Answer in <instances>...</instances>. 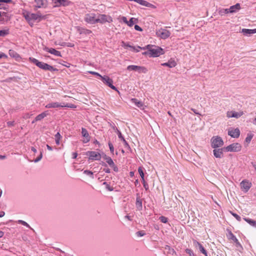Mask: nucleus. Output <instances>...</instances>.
I'll use <instances>...</instances> for the list:
<instances>
[{"label": "nucleus", "instance_id": "obj_1", "mask_svg": "<svg viewBox=\"0 0 256 256\" xmlns=\"http://www.w3.org/2000/svg\"><path fill=\"white\" fill-rule=\"evenodd\" d=\"M29 60L33 63L34 64H36L37 66H38L39 68L45 70H49L50 72H54V71H58V69L56 68H54L52 66H50L45 62H40L37 59L34 58H30Z\"/></svg>", "mask_w": 256, "mask_h": 256}, {"label": "nucleus", "instance_id": "obj_2", "mask_svg": "<svg viewBox=\"0 0 256 256\" xmlns=\"http://www.w3.org/2000/svg\"><path fill=\"white\" fill-rule=\"evenodd\" d=\"M97 23L104 24L106 22L111 23L113 21L112 17L105 14H98L97 16Z\"/></svg>", "mask_w": 256, "mask_h": 256}, {"label": "nucleus", "instance_id": "obj_3", "mask_svg": "<svg viewBox=\"0 0 256 256\" xmlns=\"http://www.w3.org/2000/svg\"><path fill=\"white\" fill-rule=\"evenodd\" d=\"M211 146L212 148H220L224 145V142L222 138L218 136H213L211 140Z\"/></svg>", "mask_w": 256, "mask_h": 256}, {"label": "nucleus", "instance_id": "obj_4", "mask_svg": "<svg viewBox=\"0 0 256 256\" xmlns=\"http://www.w3.org/2000/svg\"><path fill=\"white\" fill-rule=\"evenodd\" d=\"M84 20L87 23L94 24L97 23V16L94 13H88L85 15Z\"/></svg>", "mask_w": 256, "mask_h": 256}, {"label": "nucleus", "instance_id": "obj_5", "mask_svg": "<svg viewBox=\"0 0 256 256\" xmlns=\"http://www.w3.org/2000/svg\"><path fill=\"white\" fill-rule=\"evenodd\" d=\"M224 149L226 152H238L242 149V146L239 143H233L226 147Z\"/></svg>", "mask_w": 256, "mask_h": 256}, {"label": "nucleus", "instance_id": "obj_6", "mask_svg": "<svg viewBox=\"0 0 256 256\" xmlns=\"http://www.w3.org/2000/svg\"><path fill=\"white\" fill-rule=\"evenodd\" d=\"M127 70H134L136 72H138L140 74H146L148 72V70L146 67L136 65H130L128 66Z\"/></svg>", "mask_w": 256, "mask_h": 256}, {"label": "nucleus", "instance_id": "obj_7", "mask_svg": "<svg viewBox=\"0 0 256 256\" xmlns=\"http://www.w3.org/2000/svg\"><path fill=\"white\" fill-rule=\"evenodd\" d=\"M22 14L24 18L28 22L36 20L38 18H39L40 16L39 14H37L31 13L26 10H24Z\"/></svg>", "mask_w": 256, "mask_h": 256}, {"label": "nucleus", "instance_id": "obj_8", "mask_svg": "<svg viewBox=\"0 0 256 256\" xmlns=\"http://www.w3.org/2000/svg\"><path fill=\"white\" fill-rule=\"evenodd\" d=\"M150 57H158L164 54L163 49L161 48L153 46L152 50H150Z\"/></svg>", "mask_w": 256, "mask_h": 256}, {"label": "nucleus", "instance_id": "obj_9", "mask_svg": "<svg viewBox=\"0 0 256 256\" xmlns=\"http://www.w3.org/2000/svg\"><path fill=\"white\" fill-rule=\"evenodd\" d=\"M170 32L164 28H160L156 30V34L158 37L162 39H166L170 36Z\"/></svg>", "mask_w": 256, "mask_h": 256}, {"label": "nucleus", "instance_id": "obj_10", "mask_svg": "<svg viewBox=\"0 0 256 256\" xmlns=\"http://www.w3.org/2000/svg\"><path fill=\"white\" fill-rule=\"evenodd\" d=\"M102 82L114 90H118L113 85V80L107 76H102L101 78Z\"/></svg>", "mask_w": 256, "mask_h": 256}, {"label": "nucleus", "instance_id": "obj_11", "mask_svg": "<svg viewBox=\"0 0 256 256\" xmlns=\"http://www.w3.org/2000/svg\"><path fill=\"white\" fill-rule=\"evenodd\" d=\"M86 155L89 156V160H100L102 158L100 154L95 151H88Z\"/></svg>", "mask_w": 256, "mask_h": 256}, {"label": "nucleus", "instance_id": "obj_12", "mask_svg": "<svg viewBox=\"0 0 256 256\" xmlns=\"http://www.w3.org/2000/svg\"><path fill=\"white\" fill-rule=\"evenodd\" d=\"M70 2L68 0H52L54 7H60L61 6H68Z\"/></svg>", "mask_w": 256, "mask_h": 256}, {"label": "nucleus", "instance_id": "obj_13", "mask_svg": "<svg viewBox=\"0 0 256 256\" xmlns=\"http://www.w3.org/2000/svg\"><path fill=\"white\" fill-rule=\"evenodd\" d=\"M240 186L242 190L244 192H246L252 186V183L248 180H244L240 183Z\"/></svg>", "mask_w": 256, "mask_h": 256}, {"label": "nucleus", "instance_id": "obj_14", "mask_svg": "<svg viewBox=\"0 0 256 256\" xmlns=\"http://www.w3.org/2000/svg\"><path fill=\"white\" fill-rule=\"evenodd\" d=\"M228 134L234 138H238L240 135V130L238 128H230L228 130Z\"/></svg>", "mask_w": 256, "mask_h": 256}, {"label": "nucleus", "instance_id": "obj_15", "mask_svg": "<svg viewBox=\"0 0 256 256\" xmlns=\"http://www.w3.org/2000/svg\"><path fill=\"white\" fill-rule=\"evenodd\" d=\"M82 135L84 137V138L82 140L84 143H87L90 140V137L88 130L85 128H82Z\"/></svg>", "mask_w": 256, "mask_h": 256}, {"label": "nucleus", "instance_id": "obj_16", "mask_svg": "<svg viewBox=\"0 0 256 256\" xmlns=\"http://www.w3.org/2000/svg\"><path fill=\"white\" fill-rule=\"evenodd\" d=\"M34 7L36 8H45L47 6V0H34Z\"/></svg>", "mask_w": 256, "mask_h": 256}, {"label": "nucleus", "instance_id": "obj_17", "mask_svg": "<svg viewBox=\"0 0 256 256\" xmlns=\"http://www.w3.org/2000/svg\"><path fill=\"white\" fill-rule=\"evenodd\" d=\"M242 112H236L234 111H228L226 112V116L228 118H238L242 115Z\"/></svg>", "mask_w": 256, "mask_h": 256}, {"label": "nucleus", "instance_id": "obj_18", "mask_svg": "<svg viewBox=\"0 0 256 256\" xmlns=\"http://www.w3.org/2000/svg\"><path fill=\"white\" fill-rule=\"evenodd\" d=\"M225 150L224 148H215L213 150L214 156L216 158H222L224 156L223 151Z\"/></svg>", "mask_w": 256, "mask_h": 256}, {"label": "nucleus", "instance_id": "obj_19", "mask_svg": "<svg viewBox=\"0 0 256 256\" xmlns=\"http://www.w3.org/2000/svg\"><path fill=\"white\" fill-rule=\"evenodd\" d=\"M44 50L54 54L57 56H62L61 53L60 52L56 50L54 48H49L48 47H46L44 48Z\"/></svg>", "mask_w": 256, "mask_h": 256}, {"label": "nucleus", "instance_id": "obj_20", "mask_svg": "<svg viewBox=\"0 0 256 256\" xmlns=\"http://www.w3.org/2000/svg\"><path fill=\"white\" fill-rule=\"evenodd\" d=\"M162 66H168L170 68H172L176 66V62L173 58H170L168 62L161 64Z\"/></svg>", "mask_w": 256, "mask_h": 256}, {"label": "nucleus", "instance_id": "obj_21", "mask_svg": "<svg viewBox=\"0 0 256 256\" xmlns=\"http://www.w3.org/2000/svg\"><path fill=\"white\" fill-rule=\"evenodd\" d=\"M130 101L132 102V103L136 105V106L138 108H140L141 110H144L145 106L142 102L140 101L136 98H132L130 100Z\"/></svg>", "mask_w": 256, "mask_h": 256}, {"label": "nucleus", "instance_id": "obj_22", "mask_svg": "<svg viewBox=\"0 0 256 256\" xmlns=\"http://www.w3.org/2000/svg\"><path fill=\"white\" fill-rule=\"evenodd\" d=\"M45 108H63V106L62 104H60L58 102H52L46 104Z\"/></svg>", "mask_w": 256, "mask_h": 256}, {"label": "nucleus", "instance_id": "obj_23", "mask_svg": "<svg viewBox=\"0 0 256 256\" xmlns=\"http://www.w3.org/2000/svg\"><path fill=\"white\" fill-rule=\"evenodd\" d=\"M165 252L168 256H174L176 254V252L174 248H171L168 246H166L164 248Z\"/></svg>", "mask_w": 256, "mask_h": 256}, {"label": "nucleus", "instance_id": "obj_24", "mask_svg": "<svg viewBox=\"0 0 256 256\" xmlns=\"http://www.w3.org/2000/svg\"><path fill=\"white\" fill-rule=\"evenodd\" d=\"M193 244L195 247H198L200 251L204 254H206V250L204 249L203 246L196 240H193Z\"/></svg>", "mask_w": 256, "mask_h": 256}, {"label": "nucleus", "instance_id": "obj_25", "mask_svg": "<svg viewBox=\"0 0 256 256\" xmlns=\"http://www.w3.org/2000/svg\"><path fill=\"white\" fill-rule=\"evenodd\" d=\"M242 32L246 36H250L252 34L256 33V28L252 30L242 28Z\"/></svg>", "mask_w": 256, "mask_h": 256}, {"label": "nucleus", "instance_id": "obj_26", "mask_svg": "<svg viewBox=\"0 0 256 256\" xmlns=\"http://www.w3.org/2000/svg\"><path fill=\"white\" fill-rule=\"evenodd\" d=\"M240 8V6L239 4H236L234 6H231L230 8H228V10L230 13H234L238 12Z\"/></svg>", "mask_w": 256, "mask_h": 256}, {"label": "nucleus", "instance_id": "obj_27", "mask_svg": "<svg viewBox=\"0 0 256 256\" xmlns=\"http://www.w3.org/2000/svg\"><path fill=\"white\" fill-rule=\"evenodd\" d=\"M142 200L140 198V196L137 194L136 198V206L138 210H141L142 208Z\"/></svg>", "mask_w": 256, "mask_h": 256}, {"label": "nucleus", "instance_id": "obj_28", "mask_svg": "<svg viewBox=\"0 0 256 256\" xmlns=\"http://www.w3.org/2000/svg\"><path fill=\"white\" fill-rule=\"evenodd\" d=\"M48 114V111H45L38 115L34 118V121H40Z\"/></svg>", "mask_w": 256, "mask_h": 256}, {"label": "nucleus", "instance_id": "obj_29", "mask_svg": "<svg viewBox=\"0 0 256 256\" xmlns=\"http://www.w3.org/2000/svg\"><path fill=\"white\" fill-rule=\"evenodd\" d=\"M103 158L110 167L114 164L112 158L106 154H104Z\"/></svg>", "mask_w": 256, "mask_h": 256}, {"label": "nucleus", "instance_id": "obj_30", "mask_svg": "<svg viewBox=\"0 0 256 256\" xmlns=\"http://www.w3.org/2000/svg\"><path fill=\"white\" fill-rule=\"evenodd\" d=\"M244 220L248 224H249L250 226L256 228V221L252 220V219L244 218Z\"/></svg>", "mask_w": 256, "mask_h": 256}, {"label": "nucleus", "instance_id": "obj_31", "mask_svg": "<svg viewBox=\"0 0 256 256\" xmlns=\"http://www.w3.org/2000/svg\"><path fill=\"white\" fill-rule=\"evenodd\" d=\"M218 13L221 16H223L226 14H229V10L228 8H220L218 10Z\"/></svg>", "mask_w": 256, "mask_h": 256}, {"label": "nucleus", "instance_id": "obj_32", "mask_svg": "<svg viewBox=\"0 0 256 256\" xmlns=\"http://www.w3.org/2000/svg\"><path fill=\"white\" fill-rule=\"evenodd\" d=\"M56 143L57 145H59L60 144V140L62 138L61 135L59 132H58L54 136Z\"/></svg>", "mask_w": 256, "mask_h": 256}, {"label": "nucleus", "instance_id": "obj_33", "mask_svg": "<svg viewBox=\"0 0 256 256\" xmlns=\"http://www.w3.org/2000/svg\"><path fill=\"white\" fill-rule=\"evenodd\" d=\"M228 238L234 241V242H237V238L236 236L231 232H230L228 234Z\"/></svg>", "mask_w": 256, "mask_h": 256}, {"label": "nucleus", "instance_id": "obj_34", "mask_svg": "<svg viewBox=\"0 0 256 256\" xmlns=\"http://www.w3.org/2000/svg\"><path fill=\"white\" fill-rule=\"evenodd\" d=\"M137 20L134 18H132L129 21L128 20V24H126L129 26H132L134 22H136Z\"/></svg>", "mask_w": 256, "mask_h": 256}, {"label": "nucleus", "instance_id": "obj_35", "mask_svg": "<svg viewBox=\"0 0 256 256\" xmlns=\"http://www.w3.org/2000/svg\"><path fill=\"white\" fill-rule=\"evenodd\" d=\"M9 54L10 56L15 58H17L19 56V55L14 50H9Z\"/></svg>", "mask_w": 256, "mask_h": 256}, {"label": "nucleus", "instance_id": "obj_36", "mask_svg": "<svg viewBox=\"0 0 256 256\" xmlns=\"http://www.w3.org/2000/svg\"><path fill=\"white\" fill-rule=\"evenodd\" d=\"M154 45H150L148 44L144 47H140V46H138V48H140V50H148V51L150 52V50H152V48Z\"/></svg>", "mask_w": 256, "mask_h": 256}, {"label": "nucleus", "instance_id": "obj_37", "mask_svg": "<svg viewBox=\"0 0 256 256\" xmlns=\"http://www.w3.org/2000/svg\"><path fill=\"white\" fill-rule=\"evenodd\" d=\"M9 33V30L8 29L2 30H0V36H4Z\"/></svg>", "mask_w": 256, "mask_h": 256}, {"label": "nucleus", "instance_id": "obj_38", "mask_svg": "<svg viewBox=\"0 0 256 256\" xmlns=\"http://www.w3.org/2000/svg\"><path fill=\"white\" fill-rule=\"evenodd\" d=\"M253 138V134H248L246 138V142L247 143H250Z\"/></svg>", "mask_w": 256, "mask_h": 256}, {"label": "nucleus", "instance_id": "obj_39", "mask_svg": "<svg viewBox=\"0 0 256 256\" xmlns=\"http://www.w3.org/2000/svg\"><path fill=\"white\" fill-rule=\"evenodd\" d=\"M18 222L30 228L31 230H32V228L26 222L22 220H18Z\"/></svg>", "mask_w": 256, "mask_h": 256}, {"label": "nucleus", "instance_id": "obj_40", "mask_svg": "<svg viewBox=\"0 0 256 256\" xmlns=\"http://www.w3.org/2000/svg\"><path fill=\"white\" fill-rule=\"evenodd\" d=\"M62 106H63V108L66 107V108H75L76 107V106H75L74 104H62Z\"/></svg>", "mask_w": 256, "mask_h": 256}, {"label": "nucleus", "instance_id": "obj_41", "mask_svg": "<svg viewBox=\"0 0 256 256\" xmlns=\"http://www.w3.org/2000/svg\"><path fill=\"white\" fill-rule=\"evenodd\" d=\"M92 33V31L88 29H82L80 31V34H90Z\"/></svg>", "mask_w": 256, "mask_h": 256}, {"label": "nucleus", "instance_id": "obj_42", "mask_svg": "<svg viewBox=\"0 0 256 256\" xmlns=\"http://www.w3.org/2000/svg\"><path fill=\"white\" fill-rule=\"evenodd\" d=\"M102 184L106 186V190H108V191H112L114 190V188L112 187H111L110 185L108 184L106 182H104Z\"/></svg>", "mask_w": 256, "mask_h": 256}, {"label": "nucleus", "instance_id": "obj_43", "mask_svg": "<svg viewBox=\"0 0 256 256\" xmlns=\"http://www.w3.org/2000/svg\"><path fill=\"white\" fill-rule=\"evenodd\" d=\"M138 172L140 174L142 180H144V173L142 168V167H139L138 168Z\"/></svg>", "mask_w": 256, "mask_h": 256}, {"label": "nucleus", "instance_id": "obj_44", "mask_svg": "<svg viewBox=\"0 0 256 256\" xmlns=\"http://www.w3.org/2000/svg\"><path fill=\"white\" fill-rule=\"evenodd\" d=\"M230 213L232 214V216H233L238 222H240L241 220V218L240 216H239L238 214H237L236 213H234L232 212H230Z\"/></svg>", "mask_w": 256, "mask_h": 256}, {"label": "nucleus", "instance_id": "obj_45", "mask_svg": "<svg viewBox=\"0 0 256 256\" xmlns=\"http://www.w3.org/2000/svg\"><path fill=\"white\" fill-rule=\"evenodd\" d=\"M42 158V152L40 151V156L36 158L34 160V162L36 163L38 162L41 160Z\"/></svg>", "mask_w": 256, "mask_h": 256}, {"label": "nucleus", "instance_id": "obj_46", "mask_svg": "<svg viewBox=\"0 0 256 256\" xmlns=\"http://www.w3.org/2000/svg\"><path fill=\"white\" fill-rule=\"evenodd\" d=\"M84 173L86 175L89 176L92 178H94L93 172H92L88 170H84Z\"/></svg>", "mask_w": 256, "mask_h": 256}, {"label": "nucleus", "instance_id": "obj_47", "mask_svg": "<svg viewBox=\"0 0 256 256\" xmlns=\"http://www.w3.org/2000/svg\"><path fill=\"white\" fill-rule=\"evenodd\" d=\"M160 220L161 222L163 223H166L168 221V219L166 217H165L164 216H161L160 217Z\"/></svg>", "mask_w": 256, "mask_h": 256}, {"label": "nucleus", "instance_id": "obj_48", "mask_svg": "<svg viewBox=\"0 0 256 256\" xmlns=\"http://www.w3.org/2000/svg\"><path fill=\"white\" fill-rule=\"evenodd\" d=\"M108 146H109L110 152L112 154H114V146H113L112 144V142H109L108 143Z\"/></svg>", "mask_w": 256, "mask_h": 256}, {"label": "nucleus", "instance_id": "obj_49", "mask_svg": "<svg viewBox=\"0 0 256 256\" xmlns=\"http://www.w3.org/2000/svg\"><path fill=\"white\" fill-rule=\"evenodd\" d=\"M88 72L89 74H92L93 75L96 76H98L100 78L102 77V76H101L100 74H98V72H96L88 71Z\"/></svg>", "mask_w": 256, "mask_h": 256}, {"label": "nucleus", "instance_id": "obj_50", "mask_svg": "<svg viewBox=\"0 0 256 256\" xmlns=\"http://www.w3.org/2000/svg\"><path fill=\"white\" fill-rule=\"evenodd\" d=\"M186 253L190 254V256H194V252H193L192 250L190 249L186 248Z\"/></svg>", "mask_w": 256, "mask_h": 256}, {"label": "nucleus", "instance_id": "obj_51", "mask_svg": "<svg viewBox=\"0 0 256 256\" xmlns=\"http://www.w3.org/2000/svg\"><path fill=\"white\" fill-rule=\"evenodd\" d=\"M14 121H10V122H7V125L8 127L14 126Z\"/></svg>", "mask_w": 256, "mask_h": 256}, {"label": "nucleus", "instance_id": "obj_52", "mask_svg": "<svg viewBox=\"0 0 256 256\" xmlns=\"http://www.w3.org/2000/svg\"><path fill=\"white\" fill-rule=\"evenodd\" d=\"M118 138L122 140H123V139H124V136H122V134L121 133V132L119 130L118 131Z\"/></svg>", "mask_w": 256, "mask_h": 256}, {"label": "nucleus", "instance_id": "obj_53", "mask_svg": "<svg viewBox=\"0 0 256 256\" xmlns=\"http://www.w3.org/2000/svg\"><path fill=\"white\" fill-rule=\"evenodd\" d=\"M144 232L142 231H139L136 232V234L139 236H142L144 235Z\"/></svg>", "mask_w": 256, "mask_h": 256}, {"label": "nucleus", "instance_id": "obj_54", "mask_svg": "<svg viewBox=\"0 0 256 256\" xmlns=\"http://www.w3.org/2000/svg\"><path fill=\"white\" fill-rule=\"evenodd\" d=\"M236 244V246L237 248H242V247L240 242H238V240H237V242H234Z\"/></svg>", "mask_w": 256, "mask_h": 256}, {"label": "nucleus", "instance_id": "obj_55", "mask_svg": "<svg viewBox=\"0 0 256 256\" xmlns=\"http://www.w3.org/2000/svg\"><path fill=\"white\" fill-rule=\"evenodd\" d=\"M134 29L138 31L141 32L142 30V28L138 25L134 26Z\"/></svg>", "mask_w": 256, "mask_h": 256}, {"label": "nucleus", "instance_id": "obj_56", "mask_svg": "<svg viewBox=\"0 0 256 256\" xmlns=\"http://www.w3.org/2000/svg\"><path fill=\"white\" fill-rule=\"evenodd\" d=\"M111 167L113 168V170H114V172H118V168L116 166V164H114V166H112Z\"/></svg>", "mask_w": 256, "mask_h": 256}, {"label": "nucleus", "instance_id": "obj_57", "mask_svg": "<svg viewBox=\"0 0 256 256\" xmlns=\"http://www.w3.org/2000/svg\"><path fill=\"white\" fill-rule=\"evenodd\" d=\"M7 58V56L3 52H0V58Z\"/></svg>", "mask_w": 256, "mask_h": 256}, {"label": "nucleus", "instance_id": "obj_58", "mask_svg": "<svg viewBox=\"0 0 256 256\" xmlns=\"http://www.w3.org/2000/svg\"><path fill=\"white\" fill-rule=\"evenodd\" d=\"M121 19H122V22H124L125 24H128V20H127V18H126V17H125V16H122V17L121 18Z\"/></svg>", "mask_w": 256, "mask_h": 256}, {"label": "nucleus", "instance_id": "obj_59", "mask_svg": "<svg viewBox=\"0 0 256 256\" xmlns=\"http://www.w3.org/2000/svg\"><path fill=\"white\" fill-rule=\"evenodd\" d=\"M142 54L143 55H145V56H146V55H148V56H150V51H148H148H146V52H143L142 53Z\"/></svg>", "mask_w": 256, "mask_h": 256}, {"label": "nucleus", "instance_id": "obj_60", "mask_svg": "<svg viewBox=\"0 0 256 256\" xmlns=\"http://www.w3.org/2000/svg\"><path fill=\"white\" fill-rule=\"evenodd\" d=\"M64 63H60L62 64L63 66L67 67V68H69L70 67V64H68V63H67L66 62H63Z\"/></svg>", "mask_w": 256, "mask_h": 256}, {"label": "nucleus", "instance_id": "obj_61", "mask_svg": "<svg viewBox=\"0 0 256 256\" xmlns=\"http://www.w3.org/2000/svg\"><path fill=\"white\" fill-rule=\"evenodd\" d=\"M132 49L134 51L136 52H138L140 48H138V46L137 47L133 46Z\"/></svg>", "mask_w": 256, "mask_h": 256}, {"label": "nucleus", "instance_id": "obj_62", "mask_svg": "<svg viewBox=\"0 0 256 256\" xmlns=\"http://www.w3.org/2000/svg\"><path fill=\"white\" fill-rule=\"evenodd\" d=\"M143 185H144V188L146 190H147L148 188V184H146V182H144L143 184Z\"/></svg>", "mask_w": 256, "mask_h": 256}, {"label": "nucleus", "instance_id": "obj_63", "mask_svg": "<svg viewBox=\"0 0 256 256\" xmlns=\"http://www.w3.org/2000/svg\"><path fill=\"white\" fill-rule=\"evenodd\" d=\"M72 155L73 158H76L78 156V154L76 152H73Z\"/></svg>", "mask_w": 256, "mask_h": 256}, {"label": "nucleus", "instance_id": "obj_64", "mask_svg": "<svg viewBox=\"0 0 256 256\" xmlns=\"http://www.w3.org/2000/svg\"><path fill=\"white\" fill-rule=\"evenodd\" d=\"M104 170L106 172V173H108V174H109L110 172V169L109 168H104Z\"/></svg>", "mask_w": 256, "mask_h": 256}]
</instances>
